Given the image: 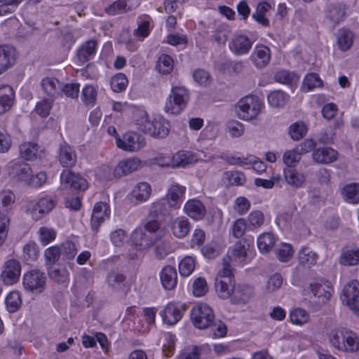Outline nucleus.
<instances>
[{
    "mask_svg": "<svg viewBox=\"0 0 359 359\" xmlns=\"http://www.w3.org/2000/svg\"><path fill=\"white\" fill-rule=\"evenodd\" d=\"M20 273V262L15 259H11L5 262L0 278L5 285H13L18 281Z\"/></svg>",
    "mask_w": 359,
    "mask_h": 359,
    "instance_id": "nucleus-9",
    "label": "nucleus"
},
{
    "mask_svg": "<svg viewBox=\"0 0 359 359\" xmlns=\"http://www.w3.org/2000/svg\"><path fill=\"white\" fill-rule=\"evenodd\" d=\"M140 164V161L137 158H128L121 161L114 169V176L121 177L135 171Z\"/></svg>",
    "mask_w": 359,
    "mask_h": 359,
    "instance_id": "nucleus-21",
    "label": "nucleus"
},
{
    "mask_svg": "<svg viewBox=\"0 0 359 359\" xmlns=\"http://www.w3.org/2000/svg\"><path fill=\"white\" fill-rule=\"evenodd\" d=\"M159 238L160 235H153L148 231L139 228L132 233L130 239L134 248L142 251L152 247Z\"/></svg>",
    "mask_w": 359,
    "mask_h": 359,
    "instance_id": "nucleus-6",
    "label": "nucleus"
},
{
    "mask_svg": "<svg viewBox=\"0 0 359 359\" xmlns=\"http://www.w3.org/2000/svg\"><path fill=\"white\" fill-rule=\"evenodd\" d=\"M345 10V6L343 5L339 4L330 5L327 17L334 25H336L344 19Z\"/></svg>",
    "mask_w": 359,
    "mask_h": 359,
    "instance_id": "nucleus-41",
    "label": "nucleus"
},
{
    "mask_svg": "<svg viewBox=\"0 0 359 359\" xmlns=\"http://www.w3.org/2000/svg\"><path fill=\"white\" fill-rule=\"evenodd\" d=\"M129 11L126 0H117L105 8L107 13L112 15L121 14Z\"/></svg>",
    "mask_w": 359,
    "mask_h": 359,
    "instance_id": "nucleus-51",
    "label": "nucleus"
},
{
    "mask_svg": "<svg viewBox=\"0 0 359 359\" xmlns=\"http://www.w3.org/2000/svg\"><path fill=\"white\" fill-rule=\"evenodd\" d=\"M317 257V254L307 248H302L299 252V263L307 267L316 264Z\"/></svg>",
    "mask_w": 359,
    "mask_h": 359,
    "instance_id": "nucleus-44",
    "label": "nucleus"
},
{
    "mask_svg": "<svg viewBox=\"0 0 359 359\" xmlns=\"http://www.w3.org/2000/svg\"><path fill=\"white\" fill-rule=\"evenodd\" d=\"M161 280L165 290L175 288L177 283L176 269L171 266H165L161 273Z\"/></svg>",
    "mask_w": 359,
    "mask_h": 359,
    "instance_id": "nucleus-24",
    "label": "nucleus"
},
{
    "mask_svg": "<svg viewBox=\"0 0 359 359\" xmlns=\"http://www.w3.org/2000/svg\"><path fill=\"white\" fill-rule=\"evenodd\" d=\"M60 249L62 259H73L77 253L76 245L70 241H67L62 243Z\"/></svg>",
    "mask_w": 359,
    "mask_h": 359,
    "instance_id": "nucleus-52",
    "label": "nucleus"
},
{
    "mask_svg": "<svg viewBox=\"0 0 359 359\" xmlns=\"http://www.w3.org/2000/svg\"><path fill=\"white\" fill-rule=\"evenodd\" d=\"M343 194L345 199L350 203H357L359 202V184H350L343 189Z\"/></svg>",
    "mask_w": 359,
    "mask_h": 359,
    "instance_id": "nucleus-47",
    "label": "nucleus"
},
{
    "mask_svg": "<svg viewBox=\"0 0 359 359\" xmlns=\"http://www.w3.org/2000/svg\"><path fill=\"white\" fill-rule=\"evenodd\" d=\"M206 280L203 278H197L193 283V294L196 297H202L208 292Z\"/></svg>",
    "mask_w": 359,
    "mask_h": 359,
    "instance_id": "nucleus-61",
    "label": "nucleus"
},
{
    "mask_svg": "<svg viewBox=\"0 0 359 359\" xmlns=\"http://www.w3.org/2000/svg\"><path fill=\"white\" fill-rule=\"evenodd\" d=\"M151 193V189L149 183L140 182L136 184L132 191V196L138 201H147Z\"/></svg>",
    "mask_w": 359,
    "mask_h": 359,
    "instance_id": "nucleus-35",
    "label": "nucleus"
},
{
    "mask_svg": "<svg viewBox=\"0 0 359 359\" xmlns=\"http://www.w3.org/2000/svg\"><path fill=\"white\" fill-rule=\"evenodd\" d=\"M231 257L225 256L222 259V269L215 278V287L219 297L227 299L231 297L234 283L233 269L231 266Z\"/></svg>",
    "mask_w": 359,
    "mask_h": 359,
    "instance_id": "nucleus-2",
    "label": "nucleus"
},
{
    "mask_svg": "<svg viewBox=\"0 0 359 359\" xmlns=\"http://www.w3.org/2000/svg\"><path fill=\"white\" fill-rule=\"evenodd\" d=\"M193 157L188 156L184 151H179L172 158V166L173 167H184L191 163Z\"/></svg>",
    "mask_w": 359,
    "mask_h": 359,
    "instance_id": "nucleus-54",
    "label": "nucleus"
},
{
    "mask_svg": "<svg viewBox=\"0 0 359 359\" xmlns=\"http://www.w3.org/2000/svg\"><path fill=\"white\" fill-rule=\"evenodd\" d=\"M172 234L179 238H184L190 230V224L188 219L184 217H177L171 225Z\"/></svg>",
    "mask_w": 359,
    "mask_h": 359,
    "instance_id": "nucleus-30",
    "label": "nucleus"
},
{
    "mask_svg": "<svg viewBox=\"0 0 359 359\" xmlns=\"http://www.w3.org/2000/svg\"><path fill=\"white\" fill-rule=\"evenodd\" d=\"M338 155V151L331 147H320L313 150L312 157L318 163L328 164L335 161Z\"/></svg>",
    "mask_w": 359,
    "mask_h": 359,
    "instance_id": "nucleus-18",
    "label": "nucleus"
},
{
    "mask_svg": "<svg viewBox=\"0 0 359 359\" xmlns=\"http://www.w3.org/2000/svg\"><path fill=\"white\" fill-rule=\"evenodd\" d=\"M308 289L319 304H325L330 299L332 287L329 282H313Z\"/></svg>",
    "mask_w": 359,
    "mask_h": 359,
    "instance_id": "nucleus-11",
    "label": "nucleus"
},
{
    "mask_svg": "<svg viewBox=\"0 0 359 359\" xmlns=\"http://www.w3.org/2000/svg\"><path fill=\"white\" fill-rule=\"evenodd\" d=\"M348 330L346 328H338L332 330L329 334V340L332 346L340 351L344 339L346 338Z\"/></svg>",
    "mask_w": 359,
    "mask_h": 359,
    "instance_id": "nucleus-36",
    "label": "nucleus"
},
{
    "mask_svg": "<svg viewBox=\"0 0 359 359\" xmlns=\"http://www.w3.org/2000/svg\"><path fill=\"white\" fill-rule=\"evenodd\" d=\"M153 128L155 130V133L152 134V137L163 138L169 134L170 123L164 118L158 117L156 118Z\"/></svg>",
    "mask_w": 359,
    "mask_h": 359,
    "instance_id": "nucleus-39",
    "label": "nucleus"
},
{
    "mask_svg": "<svg viewBox=\"0 0 359 359\" xmlns=\"http://www.w3.org/2000/svg\"><path fill=\"white\" fill-rule=\"evenodd\" d=\"M306 131V126L303 122L294 123L289 128L290 135L294 140L302 139L305 136Z\"/></svg>",
    "mask_w": 359,
    "mask_h": 359,
    "instance_id": "nucleus-53",
    "label": "nucleus"
},
{
    "mask_svg": "<svg viewBox=\"0 0 359 359\" xmlns=\"http://www.w3.org/2000/svg\"><path fill=\"white\" fill-rule=\"evenodd\" d=\"M189 99L187 88L183 86H174L165 103V111L171 114H179L187 107Z\"/></svg>",
    "mask_w": 359,
    "mask_h": 359,
    "instance_id": "nucleus-3",
    "label": "nucleus"
},
{
    "mask_svg": "<svg viewBox=\"0 0 359 359\" xmlns=\"http://www.w3.org/2000/svg\"><path fill=\"white\" fill-rule=\"evenodd\" d=\"M262 102L254 95H248L241 99L236 104L238 116L244 120H251L260 113Z\"/></svg>",
    "mask_w": 359,
    "mask_h": 359,
    "instance_id": "nucleus-4",
    "label": "nucleus"
},
{
    "mask_svg": "<svg viewBox=\"0 0 359 359\" xmlns=\"http://www.w3.org/2000/svg\"><path fill=\"white\" fill-rule=\"evenodd\" d=\"M301 153L295 149L287 150L283 155V161L287 168H293L301 160Z\"/></svg>",
    "mask_w": 359,
    "mask_h": 359,
    "instance_id": "nucleus-49",
    "label": "nucleus"
},
{
    "mask_svg": "<svg viewBox=\"0 0 359 359\" xmlns=\"http://www.w3.org/2000/svg\"><path fill=\"white\" fill-rule=\"evenodd\" d=\"M156 118H150L144 111L139 112V118L137 119V126L139 130L152 136L155 130L153 128Z\"/></svg>",
    "mask_w": 359,
    "mask_h": 359,
    "instance_id": "nucleus-27",
    "label": "nucleus"
},
{
    "mask_svg": "<svg viewBox=\"0 0 359 359\" xmlns=\"http://www.w3.org/2000/svg\"><path fill=\"white\" fill-rule=\"evenodd\" d=\"M252 46V42L245 35L235 36L229 43V49L236 55L247 53Z\"/></svg>",
    "mask_w": 359,
    "mask_h": 359,
    "instance_id": "nucleus-19",
    "label": "nucleus"
},
{
    "mask_svg": "<svg viewBox=\"0 0 359 359\" xmlns=\"http://www.w3.org/2000/svg\"><path fill=\"white\" fill-rule=\"evenodd\" d=\"M162 237L163 235H160V238L154 243L156 245V255L158 258L165 257L170 250L168 243L162 239Z\"/></svg>",
    "mask_w": 359,
    "mask_h": 359,
    "instance_id": "nucleus-60",
    "label": "nucleus"
},
{
    "mask_svg": "<svg viewBox=\"0 0 359 359\" xmlns=\"http://www.w3.org/2000/svg\"><path fill=\"white\" fill-rule=\"evenodd\" d=\"M106 283L114 291L126 294L129 284L126 276L118 269H111L106 275Z\"/></svg>",
    "mask_w": 359,
    "mask_h": 359,
    "instance_id": "nucleus-8",
    "label": "nucleus"
},
{
    "mask_svg": "<svg viewBox=\"0 0 359 359\" xmlns=\"http://www.w3.org/2000/svg\"><path fill=\"white\" fill-rule=\"evenodd\" d=\"M14 97L13 88L8 85H0V114L8 111Z\"/></svg>",
    "mask_w": 359,
    "mask_h": 359,
    "instance_id": "nucleus-23",
    "label": "nucleus"
},
{
    "mask_svg": "<svg viewBox=\"0 0 359 359\" xmlns=\"http://www.w3.org/2000/svg\"><path fill=\"white\" fill-rule=\"evenodd\" d=\"M110 214L109 205L102 202L97 203L93 210L91 226L93 231H97L101 224Z\"/></svg>",
    "mask_w": 359,
    "mask_h": 359,
    "instance_id": "nucleus-16",
    "label": "nucleus"
},
{
    "mask_svg": "<svg viewBox=\"0 0 359 359\" xmlns=\"http://www.w3.org/2000/svg\"><path fill=\"white\" fill-rule=\"evenodd\" d=\"M15 200V196L13 192L9 190H4L0 192V215L7 214L8 210H11Z\"/></svg>",
    "mask_w": 359,
    "mask_h": 359,
    "instance_id": "nucleus-40",
    "label": "nucleus"
},
{
    "mask_svg": "<svg viewBox=\"0 0 359 359\" xmlns=\"http://www.w3.org/2000/svg\"><path fill=\"white\" fill-rule=\"evenodd\" d=\"M339 263L344 266L359 264V248L343 250L339 257Z\"/></svg>",
    "mask_w": 359,
    "mask_h": 359,
    "instance_id": "nucleus-32",
    "label": "nucleus"
},
{
    "mask_svg": "<svg viewBox=\"0 0 359 359\" xmlns=\"http://www.w3.org/2000/svg\"><path fill=\"white\" fill-rule=\"evenodd\" d=\"M15 61V49L9 46H0V74L14 65Z\"/></svg>",
    "mask_w": 359,
    "mask_h": 359,
    "instance_id": "nucleus-14",
    "label": "nucleus"
},
{
    "mask_svg": "<svg viewBox=\"0 0 359 359\" xmlns=\"http://www.w3.org/2000/svg\"><path fill=\"white\" fill-rule=\"evenodd\" d=\"M37 245L34 243L26 244L23 248V257L27 261H34L38 257Z\"/></svg>",
    "mask_w": 359,
    "mask_h": 359,
    "instance_id": "nucleus-63",
    "label": "nucleus"
},
{
    "mask_svg": "<svg viewBox=\"0 0 359 359\" xmlns=\"http://www.w3.org/2000/svg\"><path fill=\"white\" fill-rule=\"evenodd\" d=\"M116 145L127 151H137L145 144L144 138L139 133L135 132L126 133L122 138L116 137Z\"/></svg>",
    "mask_w": 359,
    "mask_h": 359,
    "instance_id": "nucleus-7",
    "label": "nucleus"
},
{
    "mask_svg": "<svg viewBox=\"0 0 359 359\" xmlns=\"http://www.w3.org/2000/svg\"><path fill=\"white\" fill-rule=\"evenodd\" d=\"M191 320L198 329L211 328L215 337L226 335L227 328L220 320H215L213 310L206 304H198L191 310Z\"/></svg>",
    "mask_w": 359,
    "mask_h": 359,
    "instance_id": "nucleus-1",
    "label": "nucleus"
},
{
    "mask_svg": "<svg viewBox=\"0 0 359 359\" xmlns=\"http://www.w3.org/2000/svg\"><path fill=\"white\" fill-rule=\"evenodd\" d=\"M38 151L37 144L25 142L20 146V154L22 158L30 161L36 158Z\"/></svg>",
    "mask_w": 359,
    "mask_h": 359,
    "instance_id": "nucleus-46",
    "label": "nucleus"
},
{
    "mask_svg": "<svg viewBox=\"0 0 359 359\" xmlns=\"http://www.w3.org/2000/svg\"><path fill=\"white\" fill-rule=\"evenodd\" d=\"M186 187L180 184H172L170 186L166 195L167 201L171 207L177 208L179 203L182 201V197L185 193Z\"/></svg>",
    "mask_w": 359,
    "mask_h": 359,
    "instance_id": "nucleus-25",
    "label": "nucleus"
},
{
    "mask_svg": "<svg viewBox=\"0 0 359 359\" xmlns=\"http://www.w3.org/2000/svg\"><path fill=\"white\" fill-rule=\"evenodd\" d=\"M60 180L62 183L76 190H85L88 187L87 181L84 178L68 170L61 173Z\"/></svg>",
    "mask_w": 359,
    "mask_h": 359,
    "instance_id": "nucleus-17",
    "label": "nucleus"
},
{
    "mask_svg": "<svg viewBox=\"0 0 359 359\" xmlns=\"http://www.w3.org/2000/svg\"><path fill=\"white\" fill-rule=\"evenodd\" d=\"M253 288L246 284L234 285L231 290V300L236 304H245L253 296Z\"/></svg>",
    "mask_w": 359,
    "mask_h": 359,
    "instance_id": "nucleus-12",
    "label": "nucleus"
},
{
    "mask_svg": "<svg viewBox=\"0 0 359 359\" xmlns=\"http://www.w3.org/2000/svg\"><path fill=\"white\" fill-rule=\"evenodd\" d=\"M5 302L8 311L10 313L15 312L21 306V295L18 291H12L7 295Z\"/></svg>",
    "mask_w": 359,
    "mask_h": 359,
    "instance_id": "nucleus-43",
    "label": "nucleus"
},
{
    "mask_svg": "<svg viewBox=\"0 0 359 359\" xmlns=\"http://www.w3.org/2000/svg\"><path fill=\"white\" fill-rule=\"evenodd\" d=\"M225 177L228 183L232 186H239L244 184L245 177L243 173L237 171H229L225 172Z\"/></svg>",
    "mask_w": 359,
    "mask_h": 359,
    "instance_id": "nucleus-57",
    "label": "nucleus"
},
{
    "mask_svg": "<svg viewBox=\"0 0 359 359\" xmlns=\"http://www.w3.org/2000/svg\"><path fill=\"white\" fill-rule=\"evenodd\" d=\"M284 177L287 183L294 188H299L305 183V177L299 173L296 169L285 168L283 170Z\"/></svg>",
    "mask_w": 359,
    "mask_h": 359,
    "instance_id": "nucleus-29",
    "label": "nucleus"
},
{
    "mask_svg": "<svg viewBox=\"0 0 359 359\" xmlns=\"http://www.w3.org/2000/svg\"><path fill=\"white\" fill-rule=\"evenodd\" d=\"M10 222L8 214L0 215V246L3 245L7 238Z\"/></svg>",
    "mask_w": 359,
    "mask_h": 359,
    "instance_id": "nucleus-56",
    "label": "nucleus"
},
{
    "mask_svg": "<svg viewBox=\"0 0 359 359\" xmlns=\"http://www.w3.org/2000/svg\"><path fill=\"white\" fill-rule=\"evenodd\" d=\"M345 339L347 341L342 344L341 351L353 353L359 351V338L355 333L348 330V334Z\"/></svg>",
    "mask_w": 359,
    "mask_h": 359,
    "instance_id": "nucleus-42",
    "label": "nucleus"
},
{
    "mask_svg": "<svg viewBox=\"0 0 359 359\" xmlns=\"http://www.w3.org/2000/svg\"><path fill=\"white\" fill-rule=\"evenodd\" d=\"M185 212L190 217L196 220L203 218L206 214V209L202 202L197 199H191L184 205Z\"/></svg>",
    "mask_w": 359,
    "mask_h": 359,
    "instance_id": "nucleus-20",
    "label": "nucleus"
},
{
    "mask_svg": "<svg viewBox=\"0 0 359 359\" xmlns=\"http://www.w3.org/2000/svg\"><path fill=\"white\" fill-rule=\"evenodd\" d=\"M290 320L292 323L302 325L306 322L308 316L305 310L302 309H296L293 310L290 315Z\"/></svg>",
    "mask_w": 359,
    "mask_h": 359,
    "instance_id": "nucleus-64",
    "label": "nucleus"
},
{
    "mask_svg": "<svg viewBox=\"0 0 359 359\" xmlns=\"http://www.w3.org/2000/svg\"><path fill=\"white\" fill-rule=\"evenodd\" d=\"M337 44L341 50H347L353 44V34L351 31L341 29L339 32Z\"/></svg>",
    "mask_w": 359,
    "mask_h": 359,
    "instance_id": "nucleus-45",
    "label": "nucleus"
},
{
    "mask_svg": "<svg viewBox=\"0 0 359 359\" xmlns=\"http://www.w3.org/2000/svg\"><path fill=\"white\" fill-rule=\"evenodd\" d=\"M128 83V79L124 74L119 73L116 74L111 79V86L114 91H123Z\"/></svg>",
    "mask_w": 359,
    "mask_h": 359,
    "instance_id": "nucleus-55",
    "label": "nucleus"
},
{
    "mask_svg": "<svg viewBox=\"0 0 359 359\" xmlns=\"http://www.w3.org/2000/svg\"><path fill=\"white\" fill-rule=\"evenodd\" d=\"M289 98V95L280 90L272 91L267 96L269 104L277 108L283 107L288 102Z\"/></svg>",
    "mask_w": 359,
    "mask_h": 359,
    "instance_id": "nucleus-34",
    "label": "nucleus"
},
{
    "mask_svg": "<svg viewBox=\"0 0 359 359\" xmlns=\"http://www.w3.org/2000/svg\"><path fill=\"white\" fill-rule=\"evenodd\" d=\"M156 69L162 74H169L173 69V60L172 57L168 55H162L160 56Z\"/></svg>",
    "mask_w": 359,
    "mask_h": 359,
    "instance_id": "nucleus-48",
    "label": "nucleus"
},
{
    "mask_svg": "<svg viewBox=\"0 0 359 359\" xmlns=\"http://www.w3.org/2000/svg\"><path fill=\"white\" fill-rule=\"evenodd\" d=\"M359 282L357 280L349 281L342 290L341 299L343 304L347 306L349 309L356 302V299H359Z\"/></svg>",
    "mask_w": 359,
    "mask_h": 359,
    "instance_id": "nucleus-10",
    "label": "nucleus"
},
{
    "mask_svg": "<svg viewBox=\"0 0 359 359\" xmlns=\"http://www.w3.org/2000/svg\"><path fill=\"white\" fill-rule=\"evenodd\" d=\"M44 255L47 262L50 264H54L62 256L61 250L58 246H52L47 248L44 252Z\"/></svg>",
    "mask_w": 359,
    "mask_h": 359,
    "instance_id": "nucleus-62",
    "label": "nucleus"
},
{
    "mask_svg": "<svg viewBox=\"0 0 359 359\" xmlns=\"http://www.w3.org/2000/svg\"><path fill=\"white\" fill-rule=\"evenodd\" d=\"M96 46L97 42L95 40H90L84 43L77 53L79 60L82 63L86 62L94 55Z\"/></svg>",
    "mask_w": 359,
    "mask_h": 359,
    "instance_id": "nucleus-33",
    "label": "nucleus"
},
{
    "mask_svg": "<svg viewBox=\"0 0 359 359\" xmlns=\"http://www.w3.org/2000/svg\"><path fill=\"white\" fill-rule=\"evenodd\" d=\"M41 85L44 93L50 97H53L58 93L60 86L57 79L51 77L43 79Z\"/></svg>",
    "mask_w": 359,
    "mask_h": 359,
    "instance_id": "nucleus-37",
    "label": "nucleus"
},
{
    "mask_svg": "<svg viewBox=\"0 0 359 359\" xmlns=\"http://www.w3.org/2000/svg\"><path fill=\"white\" fill-rule=\"evenodd\" d=\"M56 201L50 198L44 197L41 198L37 203H30L27 206V212L32 215L34 219L37 220L40 218L37 215L38 209L39 214H46L51 211L55 207Z\"/></svg>",
    "mask_w": 359,
    "mask_h": 359,
    "instance_id": "nucleus-13",
    "label": "nucleus"
},
{
    "mask_svg": "<svg viewBox=\"0 0 359 359\" xmlns=\"http://www.w3.org/2000/svg\"><path fill=\"white\" fill-rule=\"evenodd\" d=\"M195 269V259L187 256L179 264V271L182 276H189Z\"/></svg>",
    "mask_w": 359,
    "mask_h": 359,
    "instance_id": "nucleus-50",
    "label": "nucleus"
},
{
    "mask_svg": "<svg viewBox=\"0 0 359 359\" xmlns=\"http://www.w3.org/2000/svg\"><path fill=\"white\" fill-rule=\"evenodd\" d=\"M251 58L257 67L263 68L270 61V50L266 46H256Z\"/></svg>",
    "mask_w": 359,
    "mask_h": 359,
    "instance_id": "nucleus-22",
    "label": "nucleus"
},
{
    "mask_svg": "<svg viewBox=\"0 0 359 359\" xmlns=\"http://www.w3.org/2000/svg\"><path fill=\"white\" fill-rule=\"evenodd\" d=\"M58 158L60 164L66 168L73 167L76 163L74 149L65 142L60 144Z\"/></svg>",
    "mask_w": 359,
    "mask_h": 359,
    "instance_id": "nucleus-15",
    "label": "nucleus"
},
{
    "mask_svg": "<svg viewBox=\"0 0 359 359\" xmlns=\"http://www.w3.org/2000/svg\"><path fill=\"white\" fill-rule=\"evenodd\" d=\"M32 172L29 165L24 162H18L11 166L9 174L15 178L25 181L26 183Z\"/></svg>",
    "mask_w": 359,
    "mask_h": 359,
    "instance_id": "nucleus-26",
    "label": "nucleus"
},
{
    "mask_svg": "<svg viewBox=\"0 0 359 359\" xmlns=\"http://www.w3.org/2000/svg\"><path fill=\"white\" fill-rule=\"evenodd\" d=\"M323 85V81L317 74L311 73L306 76L303 87L306 88L307 90H310L314 88L320 87Z\"/></svg>",
    "mask_w": 359,
    "mask_h": 359,
    "instance_id": "nucleus-59",
    "label": "nucleus"
},
{
    "mask_svg": "<svg viewBox=\"0 0 359 359\" xmlns=\"http://www.w3.org/2000/svg\"><path fill=\"white\" fill-rule=\"evenodd\" d=\"M275 237L271 233H264L257 238V246L262 253L269 252L275 245Z\"/></svg>",
    "mask_w": 359,
    "mask_h": 359,
    "instance_id": "nucleus-38",
    "label": "nucleus"
},
{
    "mask_svg": "<svg viewBox=\"0 0 359 359\" xmlns=\"http://www.w3.org/2000/svg\"><path fill=\"white\" fill-rule=\"evenodd\" d=\"M182 316L181 309L173 304H168L162 314L163 322L170 325L176 324L181 319Z\"/></svg>",
    "mask_w": 359,
    "mask_h": 359,
    "instance_id": "nucleus-28",
    "label": "nucleus"
},
{
    "mask_svg": "<svg viewBox=\"0 0 359 359\" xmlns=\"http://www.w3.org/2000/svg\"><path fill=\"white\" fill-rule=\"evenodd\" d=\"M48 276L57 284H64L69 280V272L65 266H50Z\"/></svg>",
    "mask_w": 359,
    "mask_h": 359,
    "instance_id": "nucleus-31",
    "label": "nucleus"
},
{
    "mask_svg": "<svg viewBox=\"0 0 359 359\" xmlns=\"http://www.w3.org/2000/svg\"><path fill=\"white\" fill-rule=\"evenodd\" d=\"M46 276L39 269H32L26 272L22 277L24 288L33 294L42 293L46 287Z\"/></svg>",
    "mask_w": 359,
    "mask_h": 359,
    "instance_id": "nucleus-5",
    "label": "nucleus"
},
{
    "mask_svg": "<svg viewBox=\"0 0 359 359\" xmlns=\"http://www.w3.org/2000/svg\"><path fill=\"white\" fill-rule=\"evenodd\" d=\"M110 240L116 247H121L127 241V233L123 229H118L113 231L110 234Z\"/></svg>",
    "mask_w": 359,
    "mask_h": 359,
    "instance_id": "nucleus-58",
    "label": "nucleus"
}]
</instances>
